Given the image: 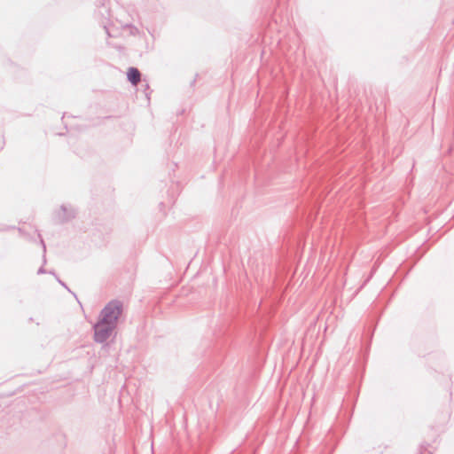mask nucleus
Returning a JSON list of instances; mask_svg holds the SVG:
<instances>
[{"label": "nucleus", "mask_w": 454, "mask_h": 454, "mask_svg": "<svg viewBox=\"0 0 454 454\" xmlns=\"http://www.w3.org/2000/svg\"><path fill=\"white\" fill-rule=\"evenodd\" d=\"M123 309L122 302L118 300L109 301L100 311L98 320L106 325L117 326V322Z\"/></svg>", "instance_id": "obj_1"}, {"label": "nucleus", "mask_w": 454, "mask_h": 454, "mask_svg": "<svg viewBox=\"0 0 454 454\" xmlns=\"http://www.w3.org/2000/svg\"><path fill=\"white\" fill-rule=\"evenodd\" d=\"M116 326L101 323L100 320L93 325L94 340L97 343H105L112 335Z\"/></svg>", "instance_id": "obj_2"}, {"label": "nucleus", "mask_w": 454, "mask_h": 454, "mask_svg": "<svg viewBox=\"0 0 454 454\" xmlns=\"http://www.w3.org/2000/svg\"><path fill=\"white\" fill-rule=\"evenodd\" d=\"M75 216V212L74 208L67 207L66 205H62L60 207V211L56 215V220L58 223H66L70 221Z\"/></svg>", "instance_id": "obj_3"}, {"label": "nucleus", "mask_w": 454, "mask_h": 454, "mask_svg": "<svg viewBox=\"0 0 454 454\" xmlns=\"http://www.w3.org/2000/svg\"><path fill=\"white\" fill-rule=\"evenodd\" d=\"M127 77L131 84L137 85L141 80V74L137 67H129L127 72Z\"/></svg>", "instance_id": "obj_4"}, {"label": "nucleus", "mask_w": 454, "mask_h": 454, "mask_svg": "<svg viewBox=\"0 0 454 454\" xmlns=\"http://www.w3.org/2000/svg\"><path fill=\"white\" fill-rule=\"evenodd\" d=\"M100 8H104V12L99 10V13L102 17H104L106 20H108L110 18V12L107 8L105 7V4L100 2Z\"/></svg>", "instance_id": "obj_5"}, {"label": "nucleus", "mask_w": 454, "mask_h": 454, "mask_svg": "<svg viewBox=\"0 0 454 454\" xmlns=\"http://www.w3.org/2000/svg\"><path fill=\"white\" fill-rule=\"evenodd\" d=\"M41 244L43 246V264L46 263V256H45V252H46V246L43 242V240L41 239Z\"/></svg>", "instance_id": "obj_6"}, {"label": "nucleus", "mask_w": 454, "mask_h": 454, "mask_svg": "<svg viewBox=\"0 0 454 454\" xmlns=\"http://www.w3.org/2000/svg\"><path fill=\"white\" fill-rule=\"evenodd\" d=\"M57 280H58V282H59L62 286H64V287H65V288H67L68 291H70V290L68 289V287L67 286V285H66L63 281H61L59 278H57Z\"/></svg>", "instance_id": "obj_7"}, {"label": "nucleus", "mask_w": 454, "mask_h": 454, "mask_svg": "<svg viewBox=\"0 0 454 454\" xmlns=\"http://www.w3.org/2000/svg\"><path fill=\"white\" fill-rule=\"evenodd\" d=\"M45 270L43 268V266H42L41 268H39L38 271H37V274H43L45 273Z\"/></svg>", "instance_id": "obj_8"}, {"label": "nucleus", "mask_w": 454, "mask_h": 454, "mask_svg": "<svg viewBox=\"0 0 454 454\" xmlns=\"http://www.w3.org/2000/svg\"><path fill=\"white\" fill-rule=\"evenodd\" d=\"M103 27H104L105 30L106 31L107 35H110L108 29L106 27V24L105 22H103Z\"/></svg>", "instance_id": "obj_9"}]
</instances>
